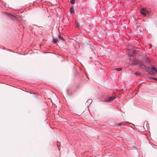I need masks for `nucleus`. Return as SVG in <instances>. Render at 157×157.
Returning <instances> with one entry per match:
<instances>
[{"label":"nucleus","instance_id":"obj_6","mask_svg":"<svg viewBox=\"0 0 157 157\" xmlns=\"http://www.w3.org/2000/svg\"><path fill=\"white\" fill-rule=\"evenodd\" d=\"M114 70H116L117 71H121L122 70V69L121 68H115V69H114Z\"/></svg>","mask_w":157,"mask_h":157},{"label":"nucleus","instance_id":"obj_18","mask_svg":"<svg viewBox=\"0 0 157 157\" xmlns=\"http://www.w3.org/2000/svg\"><path fill=\"white\" fill-rule=\"evenodd\" d=\"M129 55H130V54H129Z\"/></svg>","mask_w":157,"mask_h":157},{"label":"nucleus","instance_id":"obj_7","mask_svg":"<svg viewBox=\"0 0 157 157\" xmlns=\"http://www.w3.org/2000/svg\"><path fill=\"white\" fill-rule=\"evenodd\" d=\"M74 9L73 7H72L70 9V11L71 13L74 12Z\"/></svg>","mask_w":157,"mask_h":157},{"label":"nucleus","instance_id":"obj_2","mask_svg":"<svg viewBox=\"0 0 157 157\" xmlns=\"http://www.w3.org/2000/svg\"><path fill=\"white\" fill-rule=\"evenodd\" d=\"M115 98H116L114 96H112L108 98L106 100H105V101L110 102L112 101Z\"/></svg>","mask_w":157,"mask_h":157},{"label":"nucleus","instance_id":"obj_11","mask_svg":"<svg viewBox=\"0 0 157 157\" xmlns=\"http://www.w3.org/2000/svg\"><path fill=\"white\" fill-rule=\"evenodd\" d=\"M72 4H74L75 3V1L74 0H71L70 2Z\"/></svg>","mask_w":157,"mask_h":157},{"label":"nucleus","instance_id":"obj_5","mask_svg":"<svg viewBox=\"0 0 157 157\" xmlns=\"http://www.w3.org/2000/svg\"><path fill=\"white\" fill-rule=\"evenodd\" d=\"M135 74L137 75H141L140 73L138 71H136L135 72Z\"/></svg>","mask_w":157,"mask_h":157},{"label":"nucleus","instance_id":"obj_10","mask_svg":"<svg viewBox=\"0 0 157 157\" xmlns=\"http://www.w3.org/2000/svg\"><path fill=\"white\" fill-rule=\"evenodd\" d=\"M123 123H120L117 124L118 126H121V125H123Z\"/></svg>","mask_w":157,"mask_h":157},{"label":"nucleus","instance_id":"obj_8","mask_svg":"<svg viewBox=\"0 0 157 157\" xmlns=\"http://www.w3.org/2000/svg\"><path fill=\"white\" fill-rule=\"evenodd\" d=\"M59 38L61 40H64V38H63V37H62L61 36H59Z\"/></svg>","mask_w":157,"mask_h":157},{"label":"nucleus","instance_id":"obj_4","mask_svg":"<svg viewBox=\"0 0 157 157\" xmlns=\"http://www.w3.org/2000/svg\"><path fill=\"white\" fill-rule=\"evenodd\" d=\"M149 72L151 75L154 74L155 73V72L151 69L149 71Z\"/></svg>","mask_w":157,"mask_h":157},{"label":"nucleus","instance_id":"obj_14","mask_svg":"<svg viewBox=\"0 0 157 157\" xmlns=\"http://www.w3.org/2000/svg\"><path fill=\"white\" fill-rule=\"evenodd\" d=\"M88 101H89V102H92V100H89Z\"/></svg>","mask_w":157,"mask_h":157},{"label":"nucleus","instance_id":"obj_1","mask_svg":"<svg viewBox=\"0 0 157 157\" xmlns=\"http://www.w3.org/2000/svg\"><path fill=\"white\" fill-rule=\"evenodd\" d=\"M151 10L146 8H143L140 10V13L143 15L146 16L147 13H149L151 12Z\"/></svg>","mask_w":157,"mask_h":157},{"label":"nucleus","instance_id":"obj_9","mask_svg":"<svg viewBox=\"0 0 157 157\" xmlns=\"http://www.w3.org/2000/svg\"><path fill=\"white\" fill-rule=\"evenodd\" d=\"M151 70L154 71L155 72L156 71V70H157L155 69V68L154 67H152L151 68Z\"/></svg>","mask_w":157,"mask_h":157},{"label":"nucleus","instance_id":"obj_3","mask_svg":"<svg viewBox=\"0 0 157 157\" xmlns=\"http://www.w3.org/2000/svg\"><path fill=\"white\" fill-rule=\"evenodd\" d=\"M139 66L140 67L144 69V68H146V66L145 65L143 64V63H140L139 64Z\"/></svg>","mask_w":157,"mask_h":157},{"label":"nucleus","instance_id":"obj_12","mask_svg":"<svg viewBox=\"0 0 157 157\" xmlns=\"http://www.w3.org/2000/svg\"><path fill=\"white\" fill-rule=\"evenodd\" d=\"M151 78L152 79L155 80H156L157 81V78H153V77Z\"/></svg>","mask_w":157,"mask_h":157},{"label":"nucleus","instance_id":"obj_17","mask_svg":"<svg viewBox=\"0 0 157 157\" xmlns=\"http://www.w3.org/2000/svg\"><path fill=\"white\" fill-rule=\"evenodd\" d=\"M156 71L157 72L156 74H157V70H156Z\"/></svg>","mask_w":157,"mask_h":157},{"label":"nucleus","instance_id":"obj_16","mask_svg":"<svg viewBox=\"0 0 157 157\" xmlns=\"http://www.w3.org/2000/svg\"><path fill=\"white\" fill-rule=\"evenodd\" d=\"M67 94H69V90L68 89H67Z\"/></svg>","mask_w":157,"mask_h":157},{"label":"nucleus","instance_id":"obj_13","mask_svg":"<svg viewBox=\"0 0 157 157\" xmlns=\"http://www.w3.org/2000/svg\"><path fill=\"white\" fill-rule=\"evenodd\" d=\"M54 40V43H56V40Z\"/></svg>","mask_w":157,"mask_h":157},{"label":"nucleus","instance_id":"obj_15","mask_svg":"<svg viewBox=\"0 0 157 157\" xmlns=\"http://www.w3.org/2000/svg\"><path fill=\"white\" fill-rule=\"evenodd\" d=\"M75 23L77 25V26H78V25H77V22L76 21L75 22Z\"/></svg>","mask_w":157,"mask_h":157}]
</instances>
